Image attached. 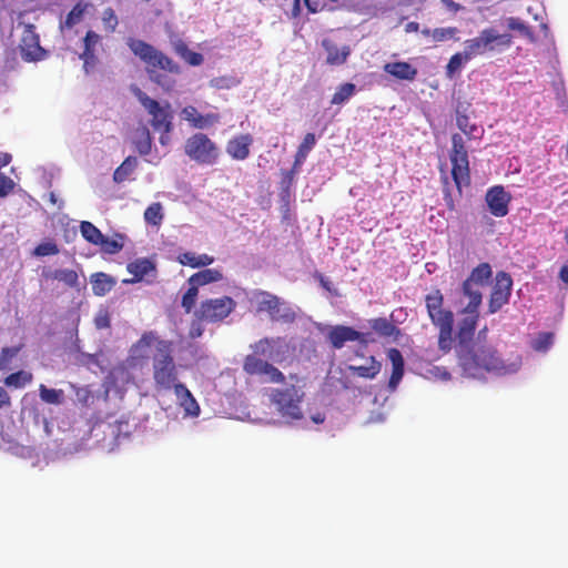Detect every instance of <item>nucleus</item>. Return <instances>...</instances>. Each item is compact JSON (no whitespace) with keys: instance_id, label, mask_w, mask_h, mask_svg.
Wrapping results in <instances>:
<instances>
[{"instance_id":"1","label":"nucleus","mask_w":568,"mask_h":568,"mask_svg":"<svg viewBox=\"0 0 568 568\" xmlns=\"http://www.w3.org/2000/svg\"><path fill=\"white\" fill-rule=\"evenodd\" d=\"M476 328L473 321H466L456 332L455 352L464 375L477 378L486 373L496 376L517 373L521 366L520 357L504 359L494 345L474 341Z\"/></svg>"},{"instance_id":"2","label":"nucleus","mask_w":568,"mask_h":568,"mask_svg":"<svg viewBox=\"0 0 568 568\" xmlns=\"http://www.w3.org/2000/svg\"><path fill=\"white\" fill-rule=\"evenodd\" d=\"M154 347L151 356L154 385L158 390L174 389L178 381V367L173 357V343L162 339L153 331L144 332L133 344L132 353L136 358H146L145 349Z\"/></svg>"},{"instance_id":"3","label":"nucleus","mask_w":568,"mask_h":568,"mask_svg":"<svg viewBox=\"0 0 568 568\" xmlns=\"http://www.w3.org/2000/svg\"><path fill=\"white\" fill-rule=\"evenodd\" d=\"M126 45L131 52L145 65L149 79L164 89L171 91L175 81L169 74H180L181 67L172 58L152 44L133 37L126 39Z\"/></svg>"},{"instance_id":"4","label":"nucleus","mask_w":568,"mask_h":568,"mask_svg":"<svg viewBox=\"0 0 568 568\" xmlns=\"http://www.w3.org/2000/svg\"><path fill=\"white\" fill-rule=\"evenodd\" d=\"M427 314L432 324L438 328V348L447 354L453 348L454 314L443 307L444 296L439 290H434L425 297Z\"/></svg>"},{"instance_id":"5","label":"nucleus","mask_w":568,"mask_h":568,"mask_svg":"<svg viewBox=\"0 0 568 568\" xmlns=\"http://www.w3.org/2000/svg\"><path fill=\"white\" fill-rule=\"evenodd\" d=\"M250 302L255 305L256 313L267 314L272 322L292 324L296 320V312L290 303L271 292L254 290Z\"/></svg>"},{"instance_id":"6","label":"nucleus","mask_w":568,"mask_h":568,"mask_svg":"<svg viewBox=\"0 0 568 568\" xmlns=\"http://www.w3.org/2000/svg\"><path fill=\"white\" fill-rule=\"evenodd\" d=\"M183 149L185 155L200 165H214L221 155L219 145L203 132L190 135Z\"/></svg>"},{"instance_id":"7","label":"nucleus","mask_w":568,"mask_h":568,"mask_svg":"<svg viewBox=\"0 0 568 568\" xmlns=\"http://www.w3.org/2000/svg\"><path fill=\"white\" fill-rule=\"evenodd\" d=\"M449 160L452 163L453 180L459 194H462L463 186H468L470 184V170L465 141L459 133H454L452 135Z\"/></svg>"},{"instance_id":"8","label":"nucleus","mask_w":568,"mask_h":568,"mask_svg":"<svg viewBox=\"0 0 568 568\" xmlns=\"http://www.w3.org/2000/svg\"><path fill=\"white\" fill-rule=\"evenodd\" d=\"M481 301V290L464 281L460 288L457 291L455 302L456 305L460 307V314L463 315V317L457 323V329H459V327H462L463 323L466 321H473L474 326H477Z\"/></svg>"},{"instance_id":"9","label":"nucleus","mask_w":568,"mask_h":568,"mask_svg":"<svg viewBox=\"0 0 568 568\" xmlns=\"http://www.w3.org/2000/svg\"><path fill=\"white\" fill-rule=\"evenodd\" d=\"M134 95L136 97L141 105L151 115V126L155 131H162L166 134H170L171 131L173 130V114L171 112L170 103L165 102L164 105H161L156 100L150 98L145 92H143L139 88L134 90Z\"/></svg>"},{"instance_id":"10","label":"nucleus","mask_w":568,"mask_h":568,"mask_svg":"<svg viewBox=\"0 0 568 568\" xmlns=\"http://www.w3.org/2000/svg\"><path fill=\"white\" fill-rule=\"evenodd\" d=\"M304 394L295 386H290L284 389H273L271 394V402L274 404L282 415V417L291 420H300L303 418V412L300 404Z\"/></svg>"},{"instance_id":"11","label":"nucleus","mask_w":568,"mask_h":568,"mask_svg":"<svg viewBox=\"0 0 568 568\" xmlns=\"http://www.w3.org/2000/svg\"><path fill=\"white\" fill-rule=\"evenodd\" d=\"M494 43L501 47H509L511 44L510 34H499L495 29L487 28L480 31L479 36L465 41L464 51L470 59L483 55L488 51L495 49Z\"/></svg>"},{"instance_id":"12","label":"nucleus","mask_w":568,"mask_h":568,"mask_svg":"<svg viewBox=\"0 0 568 568\" xmlns=\"http://www.w3.org/2000/svg\"><path fill=\"white\" fill-rule=\"evenodd\" d=\"M236 308V302L231 296L207 298L202 301L195 311V317L200 322L220 323Z\"/></svg>"},{"instance_id":"13","label":"nucleus","mask_w":568,"mask_h":568,"mask_svg":"<svg viewBox=\"0 0 568 568\" xmlns=\"http://www.w3.org/2000/svg\"><path fill=\"white\" fill-rule=\"evenodd\" d=\"M513 288L511 276L504 271L497 272L495 276V284L493 286L489 302L488 313H497L504 305L508 304Z\"/></svg>"},{"instance_id":"14","label":"nucleus","mask_w":568,"mask_h":568,"mask_svg":"<svg viewBox=\"0 0 568 568\" xmlns=\"http://www.w3.org/2000/svg\"><path fill=\"white\" fill-rule=\"evenodd\" d=\"M180 115L182 120L195 130H207L221 124L222 122V116L219 112L212 111L202 113L192 104L185 105L181 110Z\"/></svg>"},{"instance_id":"15","label":"nucleus","mask_w":568,"mask_h":568,"mask_svg":"<svg viewBox=\"0 0 568 568\" xmlns=\"http://www.w3.org/2000/svg\"><path fill=\"white\" fill-rule=\"evenodd\" d=\"M19 47L21 57L26 61H39L45 55V51L40 45L39 34L32 24L24 26Z\"/></svg>"},{"instance_id":"16","label":"nucleus","mask_w":568,"mask_h":568,"mask_svg":"<svg viewBox=\"0 0 568 568\" xmlns=\"http://www.w3.org/2000/svg\"><path fill=\"white\" fill-rule=\"evenodd\" d=\"M489 212L496 217H504L509 212L511 195L505 191L504 186L495 185L488 189L485 195Z\"/></svg>"},{"instance_id":"17","label":"nucleus","mask_w":568,"mask_h":568,"mask_svg":"<svg viewBox=\"0 0 568 568\" xmlns=\"http://www.w3.org/2000/svg\"><path fill=\"white\" fill-rule=\"evenodd\" d=\"M326 339L332 345V347L335 349L342 348L347 342L358 341L363 344H365L367 342L365 339V334L356 331L355 328H353L351 326H345V325L332 326L328 329Z\"/></svg>"},{"instance_id":"18","label":"nucleus","mask_w":568,"mask_h":568,"mask_svg":"<svg viewBox=\"0 0 568 568\" xmlns=\"http://www.w3.org/2000/svg\"><path fill=\"white\" fill-rule=\"evenodd\" d=\"M253 136L248 133L231 138L226 143L227 155L236 161H244L250 156Z\"/></svg>"},{"instance_id":"19","label":"nucleus","mask_w":568,"mask_h":568,"mask_svg":"<svg viewBox=\"0 0 568 568\" xmlns=\"http://www.w3.org/2000/svg\"><path fill=\"white\" fill-rule=\"evenodd\" d=\"M100 41V36L94 31H88L83 39V52L80 54V59L83 60V70L88 74L97 64L95 45Z\"/></svg>"},{"instance_id":"20","label":"nucleus","mask_w":568,"mask_h":568,"mask_svg":"<svg viewBox=\"0 0 568 568\" xmlns=\"http://www.w3.org/2000/svg\"><path fill=\"white\" fill-rule=\"evenodd\" d=\"M173 390L185 414L197 417L200 415V406L190 389L184 384H179Z\"/></svg>"},{"instance_id":"21","label":"nucleus","mask_w":568,"mask_h":568,"mask_svg":"<svg viewBox=\"0 0 568 568\" xmlns=\"http://www.w3.org/2000/svg\"><path fill=\"white\" fill-rule=\"evenodd\" d=\"M322 47L327 52L326 62L331 65H342L351 54L348 45L337 47L331 39H324Z\"/></svg>"},{"instance_id":"22","label":"nucleus","mask_w":568,"mask_h":568,"mask_svg":"<svg viewBox=\"0 0 568 568\" xmlns=\"http://www.w3.org/2000/svg\"><path fill=\"white\" fill-rule=\"evenodd\" d=\"M384 71L398 80L413 81L417 75V69L405 61L388 62Z\"/></svg>"},{"instance_id":"23","label":"nucleus","mask_w":568,"mask_h":568,"mask_svg":"<svg viewBox=\"0 0 568 568\" xmlns=\"http://www.w3.org/2000/svg\"><path fill=\"white\" fill-rule=\"evenodd\" d=\"M368 325L381 337L397 339L400 335V329L386 317L372 318L368 321Z\"/></svg>"},{"instance_id":"24","label":"nucleus","mask_w":568,"mask_h":568,"mask_svg":"<svg viewBox=\"0 0 568 568\" xmlns=\"http://www.w3.org/2000/svg\"><path fill=\"white\" fill-rule=\"evenodd\" d=\"M493 277L491 266L484 262L478 264L469 274V276L465 280L480 290L489 284Z\"/></svg>"},{"instance_id":"25","label":"nucleus","mask_w":568,"mask_h":568,"mask_svg":"<svg viewBox=\"0 0 568 568\" xmlns=\"http://www.w3.org/2000/svg\"><path fill=\"white\" fill-rule=\"evenodd\" d=\"M90 282L92 285V292L97 296H104L114 287L116 283L112 276L103 272L93 273L90 276Z\"/></svg>"},{"instance_id":"26","label":"nucleus","mask_w":568,"mask_h":568,"mask_svg":"<svg viewBox=\"0 0 568 568\" xmlns=\"http://www.w3.org/2000/svg\"><path fill=\"white\" fill-rule=\"evenodd\" d=\"M43 276L50 280L62 282L71 288L79 287V275L74 270L60 268L43 271Z\"/></svg>"},{"instance_id":"27","label":"nucleus","mask_w":568,"mask_h":568,"mask_svg":"<svg viewBox=\"0 0 568 568\" xmlns=\"http://www.w3.org/2000/svg\"><path fill=\"white\" fill-rule=\"evenodd\" d=\"M126 270L134 277L129 281L130 283L140 282L150 272L155 271V265L148 258H138L128 264Z\"/></svg>"},{"instance_id":"28","label":"nucleus","mask_w":568,"mask_h":568,"mask_svg":"<svg viewBox=\"0 0 568 568\" xmlns=\"http://www.w3.org/2000/svg\"><path fill=\"white\" fill-rule=\"evenodd\" d=\"M178 262L181 265L192 268L205 267L214 262V257L207 254H195L193 252H184L178 255Z\"/></svg>"},{"instance_id":"29","label":"nucleus","mask_w":568,"mask_h":568,"mask_svg":"<svg viewBox=\"0 0 568 568\" xmlns=\"http://www.w3.org/2000/svg\"><path fill=\"white\" fill-rule=\"evenodd\" d=\"M173 51L176 55H179L192 67L201 65L204 61L203 55L199 52L190 50L183 40H178L173 43Z\"/></svg>"},{"instance_id":"30","label":"nucleus","mask_w":568,"mask_h":568,"mask_svg":"<svg viewBox=\"0 0 568 568\" xmlns=\"http://www.w3.org/2000/svg\"><path fill=\"white\" fill-rule=\"evenodd\" d=\"M456 124L468 139H480L484 133V130L471 123L468 115L460 112L459 109L456 110Z\"/></svg>"},{"instance_id":"31","label":"nucleus","mask_w":568,"mask_h":568,"mask_svg":"<svg viewBox=\"0 0 568 568\" xmlns=\"http://www.w3.org/2000/svg\"><path fill=\"white\" fill-rule=\"evenodd\" d=\"M223 280V273L216 268H205L197 273H194L189 278L190 285L204 286L210 283L219 282Z\"/></svg>"},{"instance_id":"32","label":"nucleus","mask_w":568,"mask_h":568,"mask_svg":"<svg viewBox=\"0 0 568 568\" xmlns=\"http://www.w3.org/2000/svg\"><path fill=\"white\" fill-rule=\"evenodd\" d=\"M316 144V138L314 133H306L303 141L298 145V149L296 151L294 163L295 169H301L302 164L306 160L308 153Z\"/></svg>"},{"instance_id":"33","label":"nucleus","mask_w":568,"mask_h":568,"mask_svg":"<svg viewBox=\"0 0 568 568\" xmlns=\"http://www.w3.org/2000/svg\"><path fill=\"white\" fill-rule=\"evenodd\" d=\"M369 361V365H349L347 369L358 377L372 379L381 372L382 365L374 356H371Z\"/></svg>"},{"instance_id":"34","label":"nucleus","mask_w":568,"mask_h":568,"mask_svg":"<svg viewBox=\"0 0 568 568\" xmlns=\"http://www.w3.org/2000/svg\"><path fill=\"white\" fill-rule=\"evenodd\" d=\"M133 144L140 155L150 154L152 150V136L145 125L138 129V136L133 140Z\"/></svg>"},{"instance_id":"35","label":"nucleus","mask_w":568,"mask_h":568,"mask_svg":"<svg viewBox=\"0 0 568 568\" xmlns=\"http://www.w3.org/2000/svg\"><path fill=\"white\" fill-rule=\"evenodd\" d=\"M138 166V160L134 156H128L114 171L113 181L122 183L134 172Z\"/></svg>"},{"instance_id":"36","label":"nucleus","mask_w":568,"mask_h":568,"mask_svg":"<svg viewBox=\"0 0 568 568\" xmlns=\"http://www.w3.org/2000/svg\"><path fill=\"white\" fill-rule=\"evenodd\" d=\"M80 232L82 237L92 245L102 243V232L91 222L82 221L80 224Z\"/></svg>"},{"instance_id":"37","label":"nucleus","mask_w":568,"mask_h":568,"mask_svg":"<svg viewBox=\"0 0 568 568\" xmlns=\"http://www.w3.org/2000/svg\"><path fill=\"white\" fill-rule=\"evenodd\" d=\"M267 363V361L250 354L244 358L243 369L248 375L262 376Z\"/></svg>"},{"instance_id":"38","label":"nucleus","mask_w":568,"mask_h":568,"mask_svg":"<svg viewBox=\"0 0 568 568\" xmlns=\"http://www.w3.org/2000/svg\"><path fill=\"white\" fill-rule=\"evenodd\" d=\"M39 396L42 402L52 405H60L64 400V392L62 389L48 388L43 384L39 386Z\"/></svg>"},{"instance_id":"39","label":"nucleus","mask_w":568,"mask_h":568,"mask_svg":"<svg viewBox=\"0 0 568 568\" xmlns=\"http://www.w3.org/2000/svg\"><path fill=\"white\" fill-rule=\"evenodd\" d=\"M89 7L88 2L79 1L72 10L67 14L64 27L68 29L73 28L83 19L84 12Z\"/></svg>"},{"instance_id":"40","label":"nucleus","mask_w":568,"mask_h":568,"mask_svg":"<svg viewBox=\"0 0 568 568\" xmlns=\"http://www.w3.org/2000/svg\"><path fill=\"white\" fill-rule=\"evenodd\" d=\"M32 378L33 376L30 372L18 371L16 373L8 375L4 378V384L8 387L22 388L27 384L31 383Z\"/></svg>"},{"instance_id":"41","label":"nucleus","mask_w":568,"mask_h":568,"mask_svg":"<svg viewBox=\"0 0 568 568\" xmlns=\"http://www.w3.org/2000/svg\"><path fill=\"white\" fill-rule=\"evenodd\" d=\"M355 91V84L351 82L343 83L337 88L336 92L333 94L331 103L336 105L343 104L353 97Z\"/></svg>"},{"instance_id":"42","label":"nucleus","mask_w":568,"mask_h":568,"mask_svg":"<svg viewBox=\"0 0 568 568\" xmlns=\"http://www.w3.org/2000/svg\"><path fill=\"white\" fill-rule=\"evenodd\" d=\"M123 235L115 234V239H109L108 236L103 235L102 243H100L98 246L101 247V251L105 254H116L123 248Z\"/></svg>"},{"instance_id":"43","label":"nucleus","mask_w":568,"mask_h":568,"mask_svg":"<svg viewBox=\"0 0 568 568\" xmlns=\"http://www.w3.org/2000/svg\"><path fill=\"white\" fill-rule=\"evenodd\" d=\"M144 220L151 225L159 226L163 220L161 203L155 202L149 205L144 211Z\"/></svg>"},{"instance_id":"44","label":"nucleus","mask_w":568,"mask_h":568,"mask_svg":"<svg viewBox=\"0 0 568 568\" xmlns=\"http://www.w3.org/2000/svg\"><path fill=\"white\" fill-rule=\"evenodd\" d=\"M469 60L470 58L466 55L465 51L453 54L446 65L447 75L452 78Z\"/></svg>"},{"instance_id":"45","label":"nucleus","mask_w":568,"mask_h":568,"mask_svg":"<svg viewBox=\"0 0 568 568\" xmlns=\"http://www.w3.org/2000/svg\"><path fill=\"white\" fill-rule=\"evenodd\" d=\"M240 84V80L233 75H220L210 80V87L217 90H230Z\"/></svg>"},{"instance_id":"46","label":"nucleus","mask_w":568,"mask_h":568,"mask_svg":"<svg viewBox=\"0 0 568 568\" xmlns=\"http://www.w3.org/2000/svg\"><path fill=\"white\" fill-rule=\"evenodd\" d=\"M199 295V287L195 285H190L187 291L183 294L181 305L184 308L185 313H190L196 303V298Z\"/></svg>"},{"instance_id":"47","label":"nucleus","mask_w":568,"mask_h":568,"mask_svg":"<svg viewBox=\"0 0 568 568\" xmlns=\"http://www.w3.org/2000/svg\"><path fill=\"white\" fill-rule=\"evenodd\" d=\"M507 22H508V28L510 30L518 31L525 38H527L531 41L534 40V32L519 18L510 17V18H508Z\"/></svg>"},{"instance_id":"48","label":"nucleus","mask_w":568,"mask_h":568,"mask_svg":"<svg viewBox=\"0 0 568 568\" xmlns=\"http://www.w3.org/2000/svg\"><path fill=\"white\" fill-rule=\"evenodd\" d=\"M272 344L273 339L267 337L260 339L253 345V351L256 356H264L267 358H272Z\"/></svg>"},{"instance_id":"49","label":"nucleus","mask_w":568,"mask_h":568,"mask_svg":"<svg viewBox=\"0 0 568 568\" xmlns=\"http://www.w3.org/2000/svg\"><path fill=\"white\" fill-rule=\"evenodd\" d=\"M262 376H265L266 382L270 383L283 384L285 382L284 374L277 367L270 363H267Z\"/></svg>"},{"instance_id":"50","label":"nucleus","mask_w":568,"mask_h":568,"mask_svg":"<svg viewBox=\"0 0 568 568\" xmlns=\"http://www.w3.org/2000/svg\"><path fill=\"white\" fill-rule=\"evenodd\" d=\"M457 32H458V29L455 27L436 28L432 31V37H433L434 41L443 42L448 39L455 38Z\"/></svg>"},{"instance_id":"51","label":"nucleus","mask_w":568,"mask_h":568,"mask_svg":"<svg viewBox=\"0 0 568 568\" xmlns=\"http://www.w3.org/2000/svg\"><path fill=\"white\" fill-rule=\"evenodd\" d=\"M59 253V247L53 241L40 243L33 251L36 256H50Z\"/></svg>"},{"instance_id":"52","label":"nucleus","mask_w":568,"mask_h":568,"mask_svg":"<svg viewBox=\"0 0 568 568\" xmlns=\"http://www.w3.org/2000/svg\"><path fill=\"white\" fill-rule=\"evenodd\" d=\"M102 21L105 29L110 32H114L119 23L118 17L112 8L104 9Z\"/></svg>"},{"instance_id":"53","label":"nucleus","mask_w":568,"mask_h":568,"mask_svg":"<svg viewBox=\"0 0 568 568\" xmlns=\"http://www.w3.org/2000/svg\"><path fill=\"white\" fill-rule=\"evenodd\" d=\"M554 334L552 333H540L538 337L532 343V348L535 351H546L552 343Z\"/></svg>"},{"instance_id":"54","label":"nucleus","mask_w":568,"mask_h":568,"mask_svg":"<svg viewBox=\"0 0 568 568\" xmlns=\"http://www.w3.org/2000/svg\"><path fill=\"white\" fill-rule=\"evenodd\" d=\"M281 6L284 12L292 18H296L301 13V0H282Z\"/></svg>"},{"instance_id":"55","label":"nucleus","mask_w":568,"mask_h":568,"mask_svg":"<svg viewBox=\"0 0 568 568\" xmlns=\"http://www.w3.org/2000/svg\"><path fill=\"white\" fill-rule=\"evenodd\" d=\"M18 353V347H3L0 355V371L7 368L12 357Z\"/></svg>"},{"instance_id":"56","label":"nucleus","mask_w":568,"mask_h":568,"mask_svg":"<svg viewBox=\"0 0 568 568\" xmlns=\"http://www.w3.org/2000/svg\"><path fill=\"white\" fill-rule=\"evenodd\" d=\"M13 189V180L4 174H0V197L7 196Z\"/></svg>"},{"instance_id":"57","label":"nucleus","mask_w":568,"mask_h":568,"mask_svg":"<svg viewBox=\"0 0 568 568\" xmlns=\"http://www.w3.org/2000/svg\"><path fill=\"white\" fill-rule=\"evenodd\" d=\"M387 357L392 363L393 367H404V358L399 349L397 348H389L387 352Z\"/></svg>"},{"instance_id":"58","label":"nucleus","mask_w":568,"mask_h":568,"mask_svg":"<svg viewBox=\"0 0 568 568\" xmlns=\"http://www.w3.org/2000/svg\"><path fill=\"white\" fill-rule=\"evenodd\" d=\"M404 375V367H393L392 375L388 381L390 390H395Z\"/></svg>"},{"instance_id":"59","label":"nucleus","mask_w":568,"mask_h":568,"mask_svg":"<svg viewBox=\"0 0 568 568\" xmlns=\"http://www.w3.org/2000/svg\"><path fill=\"white\" fill-rule=\"evenodd\" d=\"M95 327L99 329L109 328L111 325L108 312L99 313L94 318Z\"/></svg>"},{"instance_id":"60","label":"nucleus","mask_w":568,"mask_h":568,"mask_svg":"<svg viewBox=\"0 0 568 568\" xmlns=\"http://www.w3.org/2000/svg\"><path fill=\"white\" fill-rule=\"evenodd\" d=\"M304 3L312 13L322 11L326 7L325 0H304Z\"/></svg>"},{"instance_id":"61","label":"nucleus","mask_w":568,"mask_h":568,"mask_svg":"<svg viewBox=\"0 0 568 568\" xmlns=\"http://www.w3.org/2000/svg\"><path fill=\"white\" fill-rule=\"evenodd\" d=\"M11 405V398L8 392L0 386V408L10 407Z\"/></svg>"},{"instance_id":"62","label":"nucleus","mask_w":568,"mask_h":568,"mask_svg":"<svg viewBox=\"0 0 568 568\" xmlns=\"http://www.w3.org/2000/svg\"><path fill=\"white\" fill-rule=\"evenodd\" d=\"M300 171V169H295V164H293L292 169L283 172V182L287 184H292L295 174Z\"/></svg>"},{"instance_id":"63","label":"nucleus","mask_w":568,"mask_h":568,"mask_svg":"<svg viewBox=\"0 0 568 568\" xmlns=\"http://www.w3.org/2000/svg\"><path fill=\"white\" fill-rule=\"evenodd\" d=\"M444 200H445L447 209L449 211H455V209H456L455 202H454L453 196L448 190L445 191V193H444Z\"/></svg>"},{"instance_id":"64","label":"nucleus","mask_w":568,"mask_h":568,"mask_svg":"<svg viewBox=\"0 0 568 568\" xmlns=\"http://www.w3.org/2000/svg\"><path fill=\"white\" fill-rule=\"evenodd\" d=\"M559 277L565 284H568V263L560 268Z\"/></svg>"}]
</instances>
